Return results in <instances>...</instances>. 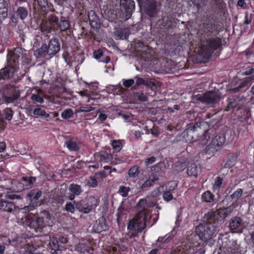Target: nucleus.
Masks as SVG:
<instances>
[{"label":"nucleus","mask_w":254,"mask_h":254,"mask_svg":"<svg viewBox=\"0 0 254 254\" xmlns=\"http://www.w3.org/2000/svg\"><path fill=\"white\" fill-rule=\"evenodd\" d=\"M156 160V158L152 156L150 158H148L146 159L145 164L146 165L151 164L154 163Z\"/></svg>","instance_id":"62"},{"label":"nucleus","mask_w":254,"mask_h":254,"mask_svg":"<svg viewBox=\"0 0 254 254\" xmlns=\"http://www.w3.org/2000/svg\"><path fill=\"white\" fill-rule=\"evenodd\" d=\"M33 113L37 116H45L46 118H49L50 115L46 114V112L40 108H37L33 110Z\"/></svg>","instance_id":"35"},{"label":"nucleus","mask_w":254,"mask_h":254,"mask_svg":"<svg viewBox=\"0 0 254 254\" xmlns=\"http://www.w3.org/2000/svg\"><path fill=\"white\" fill-rule=\"evenodd\" d=\"M202 199L206 201L210 202L214 199V195L209 191H207L203 193L202 195Z\"/></svg>","instance_id":"34"},{"label":"nucleus","mask_w":254,"mask_h":254,"mask_svg":"<svg viewBox=\"0 0 254 254\" xmlns=\"http://www.w3.org/2000/svg\"><path fill=\"white\" fill-rule=\"evenodd\" d=\"M245 75H250L254 76V68H251L248 70H247L243 73Z\"/></svg>","instance_id":"63"},{"label":"nucleus","mask_w":254,"mask_h":254,"mask_svg":"<svg viewBox=\"0 0 254 254\" xmlns=\"http://www.w3.org/2000/svg\"><path fill=\"white\" fill-rule=\"evenodd\" d=\"M61 46L59 40L57 38L52 39L48 46V55L53 57L60 50Z\"/></svg>","instance_id":"11"},{"label":"nucleus","mask_w":254,"mask_h":254,"mask_svg":"<svg viewBox=\"0 0 254 254\" xmlns=\"http://www.w3.org/2000/svg\"><path fill=\"white\" fill-rule=\"evenodd\" d=\"M204 219L206 222L203 224H212V221L215 220L214 214L213 212H208L207 214H205L204 217Z\"/></svg>","instance_id":"36"},{"label":"nucleus","mask_w":254,"mask_h":254,"mask_svg":"<svg viewBox=\"0 0 254 254\" xmlns=\"http://www.w3.org/2000/svg\"><path fill=\"white\" fill-rule=\"evenodd\" d=\"M243 191L242 189H239L236 191H235L233 193H232L230 197L233 200H237L240 197L242 196L243 194Z\"/></svg>","instance_id":"38"},{"label":"nucleus","mask_w":254,"mask_h":254,"mask_svg":"<svg viewBox=\"0 0 254 254\" xmlns=\"http://www.w3.org/2000/svg\"><path fill=\"white\" fill-rule=\"evenodd\" d=\"M42 192L41 190H31L26 194V198L30 200L31 202L34 204V201L37 200L41 196Z\"/></svg>","instance_id":"17"},{"label":"nucleus","mask_w":254,"mask_h":254,"mask_svg":"<svg viewBox=\"0 0 254 254\" xmlns=\"http://www.w3.org/2000/svg\"><path fill=\"white\" fill-rule=\"evenodd\" d=\"M75 208L80 212H83L84 213H88L90 212V208L88 207L86 203L83 201H79L75 203Z\"/></svg>","instance_id":"21"},{"label":"nucleus","mask_w":254,"mask_h":254,"mask_svg":"<svg viewBox=\"0 0 254 254\" xmlns=\"http://www.w3.org/2000/svg\"><path fill=\"white\" fill-rule=\"evenodd\" d=\"M146 225L145 223V217H137L135 218L130 221L128 225V228L130 230H132L133 234H137L138 233L141 232L145 228Z\"/></svg>","instance_id":"8"},{"label":"nucleus","mask_w":254,"mask_h":254,"mask_svg":"<svg viewBox=\"0 0 254 254\" xmlns=\"http://www.w3.org/2000/svg\"><path fill=\"white\" fill-rule=\"evenodd\" d=\"M31 99L40 103L44 102L43 98L38 94H33L31 96Z\"/></svg>","instance_id":"45"},{"label":"nucleus","mask_w":254,"mask_h":254,"mask_svg":"<svg viewBox=\"0 0 254 254\" xmlns=\"http://www.w3.org/2000/svg\"><path fill=\"white\" fill-rule=\"evenodd\" d=\"M108 229V226L107 224L105 218L104 216L100 217L95 222L94 225V230L95 232L100 233Z\"/></svg>","instance_id":"12"},{"label":"nucleus","mask_w":254,"mask_h":254,"mask_svg":"<svg viewBox=\"0 0 254 254\" xmlns=\"http://www.w3.org/2000/svg\"><path fill=\"white\" fill-rule=\"evenodd\" d=\"M163 197L166 201H169L173 198V195L170 190L164 191L163 193Z\"/></svg>","instance_id":"41"},{"label":"nucleus","mask_w":254,"mask_h":254,"mask_svg":"<svg viewBox=\"0 0 254 254\" xmlns=\"http://www.w3.org/2000/svg\"><path fill=\"white\" fill-rule=\"evenodd\" d=\"M152 180L151 179L147 180L141 186V189L142 190H146L148 187H150L153 185L151 183Z\"/></svg>","instance_id":"51"},{"label":"nucleus","mask_w":254,"mask_h":254,"mask_svg":"<svg viewBox=\"0 0 254 254\" xmlns=\"http://www.w3.org/2000/svg\"><path fill=\"white\" fill-rule=\"evenodd\" d=\"M69 190L72 193L76 195H79L82 191L81 187L79 185L73 184L69 186Z\"/></svg>","instance_id":"29"},{"label":"nucleus","mask_w":254,"mask_h":254,"mask_svg":"<svg viewBox=\"0 0 254 254\" xmlns=\"http://www.w3.org/2000/svg\"><path fill=\"white\" fill-rule=\"evenodd\" d=\"M57 243V242H55L54 241L52 242V243H50V245L52 247V249L54 250V251H56L59 249V246Z\"/></svg>","instance_id":"64"},{"label":"nucleus","mask_w":254,"mask_h":254,"mask_svg":"<svg viewBox=\"0 0 254 254\" xmlns=\"http://www.w3.org/2000/svg\"><path fill=\"white\" fill-rule=\"evenodd\" d=\"M195 232L202 241L206 242L214 233L215 228L212 224L200 223L196 226Z\"/></svg>","instance_id":"4"},{"label":"nucleus","mask_w":254,"mask_h":254,"mask_svg":"<svg viewBox=\"0 0 254 254\" xmlns=\"http://www.w3.org/2000/svg\"><path fill=\"white\" fill-rule=\"evenodd\" d=\"M143 9L149 17H155L157 14L156 1L153 0H146L143 5Z\"/></svg>","instance_id":"9"},{"label":"nucleus","mask_w":254,"mask_h":254,"mask_svg":"<svg viewBox=\"0 0 254 254\" xmlns=\"http://www.w3.org/2000/svg\"><path fill=\"white\" fill-rule=\"evenodd\" d=\"M88 184L89 186L92 187H95L97 186L98 182L94 177H90V181L88 182Z\"/></svg>","instance_id":"54"},{"label":"nucleus","mask_w":254,"mask_h":254,"mask_svg":"<svg viewBox=\"0 0 254 254\" xmlns=\"http://www.w3.org/2000/svg\"><path fill=\"white\" fill-rule=\"evenodd\" d=\"M198 172L199 168L194 163H192L188 167L187 174L189 176L196 177Z\"/></svg>","instance_id":"20"},{"label":"nucleus","mask_w":254,"mask_h":254,"mask_svg":"<svg viewBox=\"0 0 254 254\" xmlns=\"http://www.w3.org/2000/svg\"><path fill=\"white\" fill-rule=\"evenodd\" d=\"M74 205L71 202H68L65 205V210L67 212L73 213L74 212Z\"/></svg>","instance_id":"49"},{"label":"nucleus","mask_w":254,"mask_h":254,"mask_svg":"<svg viewBox=\"0 0 254 254\" xmlns=\"http://www.w3.org/2000/svg\"><path fill=\"white\" fill-rule=\"evenodd\" d=\"M220 95L216 91H210L202 96H196V100L207 104H217L220 100Z\"/></svg>","instance_id":"7"},{"label":"nucleus","mask_w":254,"mask_h":254,"mask_svg":"<svg viewBox=\"0 0 254 254\" xmlns=\"http://www.w3.org/2000/svg\"><path fill=\"white\" fill-rule=\"evenodd\" d=\"M147 200L146 199H141L136 205L138 210L137 217H145V208L147 207Z\"/></svg>","instance_id":"14"},{"label":"nucleus","mask_w":254,"mask_h":254,"mask_svg":"<svg viewBox=\"0 0 254 254\" xmlns=\"http://www.w3.org/2000/svg\"><path fill=\"white\" fill-rule=\"evenodd\" d=\"M73 115L72 110L71 109H68L64 110L62 113L63 118L67 119L71 117Z\"/></svg>","instance_id":"39"},{"label":"nucleus","mask_w":254,"mask_h":254,"mask_svg":"<svg viewBox=\"0 0 254 254\" xmlns=\"http://www.w3.org/2000/svg\"><path fill=\"white\" fill-rule=\"evenodd\" d=\"M223 179L220 177H218L216 180L214 185L213 189L217 190L219 189L222 183Z\"/></svg>","instance_id":"52"},{"label":"nucleus","mask_w":254,"mask_h":254,"mask_svg":"<svg viewBox=\"0 0 254 254\" xmlns=\"http://www.w3.org/2000/svg\"><path fill=\"white\" fill-rule=\"evenodd\" d=\"M67 148L71 151H77L78 149L77 143L71 140H68L65 142Z\"/></svg>","instance_id":"33"},{"label":"nucleus","mask_w":254,"mask_h":254,"mask_svg":"<svg viewBox=\"0 0 254 254\" xmlns=\"http://www.w3.org/2000/svg\"><path fill=\"white\" fill-rule=\"evenodd\" d=\"M59 25L60 30L62 31L66 30L69 26L68 22L66 20H62Z\"/></svg>","instance_id":"40"},{"label":"nucleus","mask_w":254,"mask_h":254,"mask_svg":"<svg viewBox=\"0 0 254 254\" xmlns=\"http://www.w3.org/2000/svg\"><path fill=\"white\" fill-rule=\"evenodd\" d=\"M34 209H35L34 206L32 204H30V205H29L24 207L23 208H22L21 209V210H23V212L24 213H28L31 211L33 210Z\"/></svg>","instance_id":"55"},{"label":"nucleus","mask_w":254,"mask_h":254,"mask_svg":"<svg viewBox=\"0 0 254 254\" xmlns=\"http://www.w3.org/2000/svg\"><path fill=\"white\" fill-rule=\"evenodd\" d=\"M20 94L17 87L11 85H7L3 90L1 100L7 104L12 103L19 97Z\"/></svg>","instance_id":"5"},{"label":"nucleus","mask_w":254,"mask_h":254,"mask_svg":"<svg viewBox=\"0 0 254 254\" xmlns=\"http://www.w3.org/2000/svg\"><path fill=\"white\" fill-rule=\"evenodd\" d=\"M4 113L6 119L11 120L12 118V111L10 108H6L4 110Z\"/></svg>","instance_id":"48"},{"label":"nucleus","mask_w":254,"mask_h":254,"mask_svg":"<svg viewBox=\"0 0 254 254\" xmlns=\"http://www.w3.org/2000/svg\"><path fill=\"white\" fill-rule=\"evenodd\" d=\"M6 125V123L4 122L3 116L0 112V126L1 127V128H2V130L5 128Z\"/></svg>","instance_id":"57"},{"label":"nucleus","mask_w":254,"mask_h":254,"mask_svg":"<svg viewBox=\"0 0 254 254\" xmlns=\"http://www.w3.org/2000/svg\"><path fill=\"white\" fill-rule=\"evenodd\" d=\"M93 110V108L92 107H80L78 110V112H88Z\"/></svg>","instance_id":"56"},{"label":"nucleus","mask_w":254,"mask_h":254,"mask_svg":"<svg viewBox=\"0 0 254 254\" xmlns=\"http://www.w3.org/2000/svg\"><path fill=\"white\" fill-rule=\"evenodd\" d=\"M232 132L231 130L227 129L225 133H222L216 135L212 139L211 142L207 146V151L212 152L213 153L217 150L216 147L222 146L226 140H227L228 142L231 141L233 140V137L231 136L228 137V136L229 135H231Z\"/></svg>","instance_id":"3"},{"label":"nucleus","mask_w":254,"mask_h":254,"mask_svg":"<svg viewBox=\"0 0 254 254\" xmlns=\"http://www.w3.org/2000/svg\"><path fill=\"white\" fill-rule=\"evenodd\" d=\"M241 223V219L239 217H235L230 220V228L232 230L236 229L240 226Z\"/></svg>","instance_id":"26"},{"label":"nucleus","mask_w":254,"mask_h":254,"mask_svg":"<svg viewBox=\"0 0 254 254\" xmlns=\"http://www.w3.org/2000/svg\"><path fill=\"white\" fill-rule=\"evenodd\" d=\"M112 146L113 148L117 151H119L121 149V143L119 141L115 140L113 141Z\"/></svg>","instance_id":"47"},{"label":"nucleus","mask_w":254,"mask_h":254,"mask_svg":"<svg viewBox=\"0 0 254 254\" xmlns=\"http://www.w3.org/2000/svg\"><path fill=\"white\" fill-rule=\"evenodd\" d=\"M130 190L128 187H126L124 186H121L119 189V191L122 193V195L123 197L127 196V192Z\"/></svg>","instance_id":"43"},{"label":"nucleus","mask_w":254,"mask_h":254,"mask_svg":"<svg viewBox=\"0 0 254 254\" xmlns=\"http://www.w3.org/2000/svg\"><path fill=\"white\" fill-rule=\"evenodd\" d=\"M134 83V81L133 79H126L124 80L123 85L127 88L131 87Z\"/></svg>","instance_id":"50"},{"label":"nucleus","mask_w":254,"mask_h":254,"mask_svg":"<svg viewBox=\"0 0 254 254\" xmlns=\"http://www.w3.org/2000/svg\"><path fill=\"white\" fill-rule=\"evenodd\" d=\"M254 79V76H251L248 77L245 79L241 83L242 84V87H246L248 84L253 80Z\"/></svg>","instance_id":"53"},{"label":"nucleus","mask_w":254,"mask_h":254,"mask_svg":"<svg viewBox=\"0 0 254 254\" xmlns=\"http://www.w3.org/2000/svg\"><path fill=\"white\" fill-rule=\"evenodd\" d=\"M221 39L219 38H210L206 41L209 49L206 53L207 57H209L214 50L220 48L221 46Z\"/></svg>","instance_id":"10"},{"label":"nucleus","mask_w":254,"mask_h":254,"mask_svg":"<svg viewBox=\"0 0 254 254\" xmlns=\"http://www.w3.org/2000/svg\"><path fill=\"white\" fill-rule=\"evenodd\" d=\"M40 29L42 32L48 34L51 32L52 29L55 28L47 21H46L41 24Z\"/></svg>","instance_id":"28"},{"label":"nucleus","mask_w":254,"mask_h":254,"mask_svg":"<svg viewBox=\"0 0 254 254\" xmlns=\"http://www.w3.org/2000/svg\"><path fill=\"white\" fill-rule=\"evenodd\" d=\"M88 16L90 24L93 28L99 29L101 27L100 19L93 10L88 11Z\"/></svg>","instance_id":"13"},{"label":"nucleus","mask_w":254,"mask_h":254,"mask_svg":"<svg viewBox=\"0 0 254 254\" xmlns=\"http://www.w3.org/2000/svg\"><path fill=\"white\" fill-rule=\"evenodd\" d=\"M20 57L19 54H15V52H9L7 55L8 63L9 66L5 67L0 70V78H9L13 75L14 73L16 71V68L14 64L18 63V60Z\"/></svg>","instance_id":"2"},{"label":"nucleus","mask_w":254,"mask_h":254,"mask_svg":"<svg viewBox=\"0 0 254 254\" xmlns=\"http://www.w3.org/2000/svg\"><path fill=\"white\" fill-rule=\"evenodd\" d=\"M135 78L136 79V84L138 86L141 85V84H143L148 87L152 88V86L155 85L153 82H148L147 81L144 80L143 78L138 77H136Z\"/></svg>","instance_id":"30"},{"label":"nucleus","mask_w":254,"mask_h":254,"mask_svg":"<svg viewBox=\"0 0 254 254\" xmlns=\"http://www.w3.org/2000/svg\"><path fill=\"white\" fill-rule=\"evenodd\" d=\"M136 96L138 98V99L141 102H145L147 101V96L143 93L142 92L141 93H136Z\"/></svg>","instance_id":"44"},{"label":"nucleus","mask_w":254,"mask_h":254,"mask_svg":"<svg viewBox=\"0 0 254 254\" xmlns=\"http://www.w3.org/2000/svg\"><path fill=\"white\" fill-rule=\"evenodd\" d=\"M233 210V207L232 206L221 208L217 210V213L221 218L224 219L232 212Z\"/></svg>","instance_id":"18"},{"label":"nucleus","mask_w":254,"mask_h":254,"mask_svg":"<svg viewBox=\"0 0 254 254\" xmlns=\"http://www.w3.org/2000/svg\"><path fill=\"white\" fill-rule=\"evenodd\" d=\"M47 21L53 27L55 28V26L59 24V18L54 14H51L48 16Z\"/></svg>","instance_id":"32"},{"label":"nucleus","mask_w":254,"mask_h":254,"mask_svg":"<svg viewBox=\"0 0 254 254\" xmlns=\"http://www.w3.org/2000/svg\"><path fill=\"white\" fill-rule=\"evenodd\" d=\"M6 198H9L10 199H20L21 198V196L19 195H17L15 194H7L5 196Z\"/></svg>","instance_id":"60"},{"label":"nucleus","mask_w":254,"mask_h":254,"mask_svg":"<svg viewBox=\"0 0 254 254\" xmlns=\"http://www.w3.org/2000/svg\"><path fill=\"white\" fill-rule=\"evenodd\" d=\"M97 202L98 200L95 197L90 196L88 198L86 204L88 207L90 208V212L94 207L97 205Z\"/></svg>","instance_id":"31"},{"label":"nucleus","mask_w":254,"mask_h":254,"mask_svg":"<svg viewBox=\"0 0 254 254\" xmlns=\"http://www.w3.org/2000/svg\"><path fill=\"white\" fill-rule=\"evenodd\" d=\"M16 13L20 19L24 20L27 17L28 11L26 7L20 6L16 10Z\"/></svg>","instance_id":"22"},{"label":"nucleus","mask_w":254,"mask_h":254,"mask_svg":"<svg viewBox=\"0 0 254 254\" xmlns=\"http://www.w3.org/2000/svg\"><path fill=\"white\" fill-rule=\"evenodd\" d=\"M14 51L15 52V55L16 54H19L20 55V57H23V55H24V52H26V50L22 49L21 48H16L14 49Z\"/></svg>","instance_id":"58"},{"label":"nucleus","mask_w":254,"mask_h":254,"mask_svg":"<svg viewBox=\"0 0 254 254\" xmlns=\"http://www.w3.org/2000/svg\"><path fill=\"white\" fill-rule=\"evenodd\" d=\"M115 35L119 39H127L129 35L128 30L127 29H119L115 32Z\"/></svg>","instance_id":"24"},{"label":"nucleus","mask_w":254,"mask_h":254,"mask_svg":"<svg viewBox=\"0 0 254 254\" xmlns=\"http://www.w3.org/2000/svg\"><path fill=\"white\" fill-rule=\"evenodd\" d=\"M8 16V4L5 0L0 2V16L5 19Z\"/></svg>","instance_id":"19"},{"label":"nucleus","mask_w":254,"mask_h":254,"mask_svg":"<svg viewBox=\"0 0 254 254\" xmlns=\"http://www.w3.org/2000/svg\"><path fill=\"white\" fill-rule=\"evenodd\" d=\"M128 175L130 177L135 178L139 174L138 168L137 166H133L128 171Z\"/></svg>","instance_id":"37"},{"label":"nucleus","mask_w":254,"mask_h":254,"mask_svg":"<svg viewBox=\"0 0 254 254\" xmlns=\"http://www.w3.org/2000/svg\"><path fill=\"white\" fill-rule=\"evenodd\" d=\"M43 224V218L38 217L36 219L31 220L28 224V226L35 231H37V230H41L42 228Z\"/></svg>","instance_id":"16"},{"label":"nucleus","mask_w":254,"mask_h":254,"mask_svg":"<svg viewBox=\"0 0 254 254\" xmlns=\"http://www.w3.org/2000/svg\"><path fill=\"white\" fill-rule=\"evenodd\" d=\"M15 208V206L12 202L0 200V210L7 212H11Z\"/></svg>","instance_id":"15"},{"label":"nucleus","mask_w":254,"mask_h":254,"mask_svg":"<svg viewBox=\"0 0 254 254\" xmlns=\"http://www.w3.org/2000/svg\"><path fill=\"white\" fill-rule=\"evenodd\" d=\"M207 127L208 124L203 122L188 124L187 128L182 133L184 141L190 142L200 140L202 145L206 144L210 139L207 134L208 129L206 128Z\"/></svg>","instance_id":"1"},{"label":"nucleus","mask_w":254,"mask_h":254,"mask_svg":"<svg viewBox=\"0 0 254 254\" xmlns=\"http://www.w3.org/2000/svg\"><path fill=\"white\" fill-rule=\"evenodd\" d=\"M244 87L242 86V84L240 83V84L239 85V86L238 87H235L234 88H232V89H230L229 91L230 92L234 93H236V92L240 91L241 90V89H242Z\"/></svg>","instance_id":"61"},{"label":"nucleus","mask_w":254,"mask_h":254,"mask_svg":"<svg viewBox=\"0 0 254 254\" xmlns=\"http://www.w3.org/2000/svg\"><path fill=\"white\" fill-rule=\"evenodd\" d=\"M93 56L96 59H100L103 57V52L101 49H98L94 52Z\"/></svg>","instance_id":"46"},{"label":"nucleus","mask_w":254,"mask_h":254,"mask_svg":"<svg viewBox=\"0 0 254 254\" xmlns=\"http://www.w3.org/2000/svg\"><path fill=\"white\" fill-rule=\"evenodd\" d=\"M135 8V3L132 0H121L120 10L121 15L125 20L129 19Z\"/></svg>","instance_id":"6"},{"label":"nucleus","mask_w":254,"mask_h":254,"mask_svg":"<svg viewBox=\"0 0 254 254\" xmlns=\"http://www.w3.org/2000/svg\"><path fill=\"white\" fill-rule=\"evenodd\" d=\"M236 162V161L235 158L231 157L227 160L224 166L226 167V168L228 169H230L231 167L235 165Z\"/></svg>","instance_id":"42"},{"label":"nucleus","mask_w":254,"mask_h":254,"mask_svg":"<svg viewBox=\"0 0 254 254\" xmlns=\"http://www.w3.org/2000/svg\"><path fill=\"white\" fill-rule=\"evenodd\" d=\"M46 53L48 54V46L46 44H43L40 48L35 51L34 56L36 58H39Z\"/></svg>","instance_id":"27"},{"label":"nucleus","mask_w":254,"mask_h":254,"mask_svg":"<svg viewBox=\"0 0 254 254\" xmlns=\"http://www.w3.org/2000/svg\"><path fill=\"white\" fill-rule=\"evenodd\" d=\"M38 5L41 7V12L42 15L45 16L48 11V0H37Z\"/></svg>","instance_id":"23"},{"label":"nucleus","mask_w":254,"mask_h":254,"mask_svg":"<svg viewBox=\"0 0 254 254\" xmlns=\"http://www.w3.org/2000/svg\"><path fill=\"white\" fill-rule=\"evenodd\" d=\"M207 117L208 118H212L211 120H210L209 122H206L208 124V126H213V125L217 124L218 123H219L220 119V117H218L217 113L213 114L209 113L207 115Z\"/></svg>","instance_id":"25"},{"label":"nucleus","mask_w":254,"mask_h":254,"mask_svg":"<svg viewBox=\"0 0 254 254\" xmlns=\"http://www.w3.org/2000/svg\"><path fill=\"white\" fill-rule=\"evenodd\" d=\"M169 190L172 191L175 190L177 186V183L176 182L172 181L168 183Z\"/></svg>","instance_id":"59"}]
</instances>
